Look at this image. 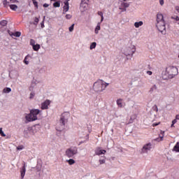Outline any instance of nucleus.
I'll return each instance as SVG.
<instances>
[{"label": "nucleus", "mask_w": 179, "mask_h": 179, "mask_svg": "<svg viewBox=\"0 0 179 179\" xmlns=\"http://www.w3.org/2000/svg\"><path fill=\"white\" fill-rule=\"evenodd\" d=\"M23 149H24V146L23 145H18L17 147V150H23Z\"/></svg>", "instance_id": "35"}, {"label": "nucleus", "mask_w": 179, "mask_h": 179, "mask_svg": "<svg viewBox=\"0 0 179 179\" xmlns=\"http://www.w3.org/2000/svg\"><path fill=\"white\" fill-rule=\"evenodd\" d=\"M106 152V150H101V148H98L95 150V155L100 156V155H105Z\"/></svg>", "instance_id": "13"}, {"label": "nucleus", "mask_w": 179, "mask_h": 179, "mask_svg": "<svg viewBox=\"0 0 179 179\" xmlns=\"http://www.w3.org/2000/svg\"><path fill=\"white\" fill-rule=\"evenodd\" d=\"M152 149H155V145L152 143H147L143 145L140 152L141 155H148Z\"/></svg>", "instance_id": "5"}, {"label": "nucleus", "mask_w": 179, "mask_h": 179, "mask_svg": "<svg viewBox=\"0 0 179 179\" xmlns=\"http://www.w3.org/2000/svg\"><path fill=\"white\" fill-rule=\"evenodd\" d=\"M69 115L70 114L69 112H64L62 114L60 120H59V123L61 124V127L59 129L57 127V131H62V129H64V127H65V124H66V122H68V118H69Z\"/></svg>", "instance_id": "4"}, {"label": "nucleus", "mask_w": 179, "mask_h": 179, "mask_svg": "<svg viewBox=\"0 0 179 179\" xmlns=\"http://www.w3.org/2000/svg\"><path fill=\"white\" fill-rule=\"evenodd\" d=\"M163 138H164V131H161L160 134L159 135V138H157V141H163Z\"/></svg>", "instance_id": "23"}, {"label": "nucleus", "mask_w": 179, "mask_h": 179, "mask_svg": "<svg viewBox=\"0 0 179 179\" xmlns=\"http://www.w3.org/2000/svg\"><path fill=\"white\" fill-rule=\"evenodd\" d=\"M136 51V48L135 45H131L127 48H126L124 50V54L126 55V57H133L134 54H135V52Z\"/></svg>", "instance_id": "8"}, {"label": "nucleus", "mask_w": 179, "mask_h": 179, "mask_svg": "<svg viewBox=\"0 0 179 179\" xmlns=\"http://www.w3.org/2000/svg\"><path fill=\"white\" fill-rule=\"evenodd\" d=\"M32 2L35 6V8H36V9H38V3L37 2V1L36 0H32Z\"/></svg>", "instance_id": "33"}, {"label": "nucleus", "mask_w": 179, "mask_h": 179, "mask_svg": "<svg viewBox=\"0 0 179 179\" xmlns=\"http://www.w3.org/2000/svg\"><path fill=\"white\" fill-rule=\"evenodd\" d=\"M12 92V89L10 87H6L3 90V93H10Z\"/></svg>", "instance_id": "24"}, {"label": "nucleus", "mask_w": 179, "mask_h": 179, "mask_svg": "<svg viewBox=\"0 0 179 179\" xmlns=\"http://www.w3.org/2000/svg\"><path fill=\"white\" fill-rule=\"evenodd\" d=\"M101 24V22H98L96 27H95L94 29V33L95 34H99V31H100L101 27H100Z\"/></svg>", "instance_id": "17"}, {"label": "nucleus", "mask_w": 179, "mask_h": 179, "mask_svg": "<svg viewBox=\"0 0 179 179\" xmlns=\"http://www.w3.org/2000/svg\"><path fill=\"white\" fill-rule=\"evenodd\" d=\"M53 6L55 8H59L61 6V3L59 1H56L53 3Z\"/></svg>", "instance_id": "32"}, {"label": "nucleus", "mask_w": 179, "mask_h": 179, "mask_svg": "<svg viewBox=\"0 0 179 179\" xmlns=\"http://www.w3.org/2000/svg\"><path fill=\"white\" fill-rule=\"evenodd\" d=\"M70 166H72L73 164H75V161L73 159H67L66 161Z\"/></svg>", "instance_id": "27"}, {"label": "nucleus", "mask_w": 179, "mask_h": 179, "mask_svg": "<svg viewBox=\"0 0 179 179\" xmlns=\"http://www.w3.org/2000/svg\"><path fill=\"white\" fill-rule=\"evenodd\" d=\"M10 9H11L12 10H16V9H17V6L15 4H10Z\"/></svg>", "instance_id": "29"}, {"label": "nucleus", "mask_w": 179, "mask_h": 179, "mask_svg": "<svg viewBox=\"0 0 179 179\" xmlns=\"http://www.w3.org/2000/svg\"><path fill=\"white\" fill-rule=\"evenodd\" d=\"M37 131H38V127H37V126H34L32 127H27L24 131V135L25 138H29L30 135H34V134H36Z\"/></svg>", "instance_id": "7"}, {"label": "nucleus", "mask_w": 179, "mask_h": 179, "mask_svg": "<svg viewBox=\"0 0 179 179\" xmlns=\"http://www.w3.org/2000/svg\"><path fill=\"white\" fill-rule=\"evenodd\" d=\"M159 71L162 72V78L164 80H167L168 79H173L178 75V69L176 66H169L166 69H160Z\"/></svg>", "instance_id": "1"}, {"label": "nucleus", "mask_w": 179, "mask_h": 179, "mask_svg": "<svg viewBox=\"0 0 179 179\" xmlns=\"http://www.w3.org/2000/svg\"><path fill=\"white\" fill-rule=\"evenodd\" d=\"M89 2V0H81V3H87Z\"/></svg>", "instance_id": "45"}, {"label": "nucleus", "mask_w": 179, "mask_h": 179, "mask_svg": "<svg viewBox=\"0 0 179 179\" xmlns=\"http://www.w3.org/2000/svg\"><path fill=\"white\" fill-rule=\"evenodd\" d=\"M16 0H10V2H12L13 3H15Z\"/></svg>", "instance_id": "55"}, {"label": "nucleus", "mask_w": 179, "mask_h": 179, "mask_svg": "<svg viewBox=\"0 0 179 179\" xmlns=\"http://www.w3.org/2000/svg\"><path fill=\"white\" fill-rule=\"evenodd\" d=\"M129 6V4L127 2H120V5L119 6V9H120V10H122V12L127 10V8H128Z\"/></svg>", "instance_id": "11"}, {"label": "nucleus", "mask_w": 179, "mask_h": 179, "mask_svg": "<svg viewBox=\"0 0 179 179\" xmlns=\"http://www.w3.org/2000/svg\"><path fill=\"white\" fill-rule=\"evenodd\" d=\"M0 135L3 137L6 136V134H5V133H3V131H2V128H0Z\"/></svg>", "instance_id": "38"}, {"label": "nucleus", "mask_w": 179, "mask_h": 179, "mask_svg": "<svg viewBox=\"0 0 179 179\" xmlns=\"http://www.w3.org/2000/svg\"><path fill=\"white\" fill-rule=\"evenodd\" d=\"M96 45H97V43L96 42L92 43L90 47V50H94Z\"/></svg>", "instance_id": "26"}, {"label": "nucleus", "mask_w": 179, "mask_h": 179, "mask_svg": "<svg viewBox=\"0 0 179 179\" xmlns=\"http://www.w3.org/2000/svg\"><path fill=\"white\" fill-rule=\"evenodd\" d=\"M65 155L67 157H72L75 156V155H78V148L71 147L68 148L65 152Z\"/></svg>", "instance_id": "9"}, {"label": "nucleus", "mask_w": 179, "mask_h": 179, "mask_svg": "<svg viewBox=\"0 0 179 179\" xmlns=\"http://www.w3.org/2000/svg\"><path fill=\"white\" fill-rule=\"evenodd\" d=\"M173 151L176 152V153H179V142L176 143L173 148Z\"/></svg>", "instance_id": "21"}, {"label": "nucleus", "mask_w": 179, "mask_h": 179, "mask_svg": "<svg viewBox=\"0 0 179 179\" xmlns=\"http://www.w3.org/2000/svg\"><path fill=\"white\" fill-rule=\"evenodd\" d=\"M36 169L37 171H41V166L36 165Z\"/></svg>", "instance_id": "42"}, {"label": "nucleus", "mask_w": 179, "mask_h": 179, "mask_svg": "<svg viewBox=\"0 0 179 179\" xmlns=\"http://www.w3.org/2000/svg\"><path fill=\"white\" fill-rule=\"evenodd\" d=\"M8 1H7L6 0H5V1H3V5H6H6H8Z\"/></svg>", "instance_id": "51"}, {"label": "nucleus", "mask_w": 179, "mask_h": 179, "mask_svg": "<svg viewBox=\"0 0 179 179\" xmlns=\"http://www.w3.org/2000/svg\"><path fill=\"white\" fill-rule=\"evenodd\" d=\"M10 36H11V37H13V36L14 37H20V36L22 35V33L19 32V31H16V32H10L9 33Z\"/></svg>", "instance_id": "19"}, {"label": "nucleus", "mask_w": 179, "mask_h": 179, "mask_svg": "<svg viewBox=\"0 0 179 179\" xmlns=\"http://www.w3.org/2000/svg\"><path fill=\"white\" fill-rule=\"evenodd\" d=\"M38 22H40V19L38 17H35L33 24L37 26V24H38Z\"/></svg>", "instance_id": "31"}, {"label": "nucleus", "mask_w": 179, "mask_h": 179, "mask_svg": "<svg viewBox=\"0 0 179 179\" xmlns=\"http://www.w3.org/2000/svg\"><path fill=\"white\" fill-rule=\"evenodd\" d=\"M65 17H66V19L67 20H71V19H72V15H71V14H66V15H65Z\"/></svg>", "instance_id": "34"}, {"label": "nucleus", "mask_w": 179, "mask_h": 179, "mask_svg": "<svg viewBox=\"0 0 179 179\" xmlns=\"http://www.w3.org/2000/svg\"><path fill=\"white\" fill-rule=\"evenodd\" d=\"M172 124H177V119L173 120L172 121Z\"/></svg>", "instance_id": "48"}, {"label": "nucleus", "mask_w": 179, "mask_h": 179, "mask_svg": "<svg viewBox=\"0 0 179 179\" xmlns=\"http://www.w3.org/2000/svg\"><path fill=\"white\" fill-rule=\"evenodd\" d=\"M20 176L21 178H24V176H26V163L24 162L22 167L20 169Z\"/></svg>", "instance_id": "12"}, {"label": "nucleus", "mask_w": 179, "mask_h": 179, "mask_svg": "<svg viewBox=\"0 0 179 179\" xmlns=\"http://www.w3.org/2000/svg\"><path fill=\"white\" fill-rule=\"evenodd\" d=\"M108 85L110 84L106 83L103 80H98L94 83L92 89L94 92H96V93H99L103 92V90H106V87H107Z\"/></svg>", "instance_id": "2"}, {"label": "nucleus", "mask_w": 179, "mask_h": 179, "mask_svg": "<svg viewBox=\"0 0 179 179\" xmlns=\"http://www.w3.org/2000/svg\"><path fill=\"white\" fill-rule=\"evenodd\" d=\"M174 125H175V124H173V123H172L171 125V128L174 127Z\"/></svg>", "instance_id": "54"}, {"label": "nucleus", "mask_w": 179, "mask_h": 179, "mask_svg": "<svg viewBox=\"0 0 179 179\" xmlns=\"http://www.w3.org/2000/svg\"><path fill=\"white\" fill-rule=\"evenodd\" d=\"M30 45H32V47L34 45H36V41H34V39H31L30 40Z\"/></svg>", "instance_id": "37"}, {"label": "nucleus", "mask_w": 179, "mask_h": 179, "mask_svg": "<svg viewBox=\"0 0 179 179\" xmlns=\"http://www.w3.org/2000/svg\"><path fill=\"white\" fill-rule=\"evenodd\" d=\"M89 8L88 3H80V9L82 12H85L87 10V8Z\"/></svg>", "instance_id": "14"}, {"label": "nucleus", "mask_w": 179, "mask_h": 179, "mask_svg": "<svg viewBox=\"0 0 179 179\" xmlns=\"http://www.w3.org/2000/svg\"><path fill=\"white\" fill-rule=\"evenodd\" d=\"M135 118H136V115H134L131 117L130 120H135Z\"/></svg>", "instance_id": "50"}, {"label": "nucleus", "mask_w": 179, "mask_h": 179, "mask_svg": "<svg viewBox=\"0 0 179 179\" xmlns=\"http://www.w3.org/2000/svg\"><path fill=\"white\" fill-rule=\"evenodd\" d=\"M45 19V16L43 17V22H41V27L42 29H44V20Z\"/></svg>", "instance_id": "40"}, {"label": "nucleus", "mask_w": 179, "mask_h": 179, "mask_svg": "<svg viewBox=\"0 0 179 179\" xmlns=\"http://www.w3.org/2000/svg\"><path fill=\"white\" fill-rule=\"evenodd\" d=\"M41 113V110L38 109H31L29 114H27L25 116V120L27 122H33V121H37L38 117L37 115Z\"/></svg>", "instance_id": "3"}, {"label": "nucleus", "mask_w": 179, "mask_h": 179, "mask_svg": "<svg viewBox=\"0 0 179 179\" xmlns=\"http://www.w3.org/2000/svg\"><path fill=\"white\" fill-rule=\"evenodd\" d=\"M146 73H147V75H149L150 76L153 73L152 71H148L146 72Z\"/></svg>", "instance_id": "46"}, {"label": "nucleus", "mask_w": 179, "mask_h": 179, "mask_svg": "<svg viewBox=\"0 0 179 179\" xmlns=\"http://www.w3.org/2000/svg\"><path fill=\"white\" fill-rule=\"evenodd\" d=\"M98 15H99V16L101 17V22H100L101 23L103 22V21L104 20V16L103 15V12L99 11Z\"/></svg>", "instance_id": "25"}, {"label": "nucleus", "mask_w": 179, "mask_h": 179, "mask_svg": "<svg viewBox=\"0 0 179 179\" xmlns=\"http://www.w3.org/2000/svg\"><path fill=\"white\" fill-rule=\"evenodd\" d=\"M50 5L48 3H44L43 4V8H48Z\"/></svg>", "instance_id": "47"}, {"label": "nucleus", "mask_w": 179, "mask_h": 179, "mask_svg": "<svg viewBox=\"0 0 179 179\" xmlns=\"http://www.w3.org/2000/svg\"><path fill=\"white\" fill-rule=\"evenodd\" d=\"M99 163H100V164H104V163H106V159H99Z\"/></svg>", "instance_id": "41"}, {"label": "nucleus", "mask_w": 179, "mask_h": 179, "mask_svg": "<svg viewBox=\"0 0 179 179\" xmlns=\"http://www.w3.org/2000/svg\"><path fill=\"white\" fill-rule=\"evenodd\" d=\"M51 104V101L47 99L41 103V110H48V106Z\"/></svg>", "instance_id": "10"}, {"label": "nucleus", "mask_w": 179, "mask_h": 179, "mask_svg": "<svg viewBox=\"0 0 179 179\" xmlns=\"http://www.w3.org/2000/svg\"><path fill=\"white\" fill-rule=\"evenodd\" d=\"M120 1H124V2H127V1H128V0H120Z\"/></svg>", "instance_id": "56"}, {"label": "nucleus", "mask_w": 179, "mask_h": 179, "mask_svg": "<svg viewBox=\"0 0 179 179\" xmlns=\"http://www.w3.org/2000/svg\"><path fill=\"white\" fill-rule=\"evenodd\" d=\"M122 101H123L122 99H118L116 101L117 107H120V108H122V107H124V103H122Z\"/></svg>", "instance_id": "16"}, {"label": "nucleus", "mask_w": 179, "mask_h": 179, "mask_svg": "<svg viewBox=\"0 0 179 179\" xmlns=\"http://www.w3.org/2000/svg\"><path fill=\"white\" fill-rule=\"evenodd\" d=\"M159 124H160V122H158V123H157V125H159Z\"/></svg>", "instance_id": "57"}, {"label": "nucleus", "mask_w": 179, "mask_h": 179, "mask_svg": "<svg viewBox=\"0 0 179 179\" xmlns=\"http://www.w3.org/2000/svg\"><path fill=\"white\" fill-rule=\"evenodd\" d=\"M176 120H179V115H176Z\"/></svg>", "instance_id": "52"}, {"label": "nucleus", "mask_w": 179, "mask_h": 179, "mask_svg": "<svg viewBox=\"0 0 179 179\" xmlns=\"http://www.w3.org/2000/svg\"><path fill=\"white\" fill-rule=\"evenodd\" d=\"M68 10H69V3L68 1H64L63 15H65L66 12H68Z\"/></svg>", "instance_id": "15"}, {"label": "nucleus", "mask_w": 179, "mask_h": 179, "mask_svg": "<svg viewBox=\"0 0 179 179\" xmlns=\"http://www.w3.org/2000/svg\"><path fill=\"white\" fill-rule=\"evenodd\" d=\"M24 62L25 65H29V61H27V57H24Z\"/></svg>", "instance_id": "43"}, {"label": "nucleus", "mask_w": 179, "mask_h": 179, "mask_svg": "<svg viewBox=\"0 0 179 179\" xmlns=\"http://www.w3.org/2000/svg\"><path fill=\"white\" fill-rule=\"evenodd\" d=\"M34 96H36V92H31L29 94L30 100H33V99H34Z\"/></svg>", "instance_id": "30"}, {"label": "nucleus", "mask_w": 179, "mask_h": 179, "mask_svg": "<svg viewBox=\"0 0 179 179\" xmlns=\"http://www.w3.org/2000/svg\"><path fill=\"white\" fill-rule=\"evenodd\" d=\"M152 127H157V123H154V124H152Z\"/></svg>", "instance_id": "53"}, {"label": "nucleus", "mask_w": 179, "mask_h": 179, "mask_svg": "<svg viewBox=\"0 0 179 179\" xmlns=\"http://www.w3.org/2000/svg\"><path fill=\"white\" fill-rule=\"evenodd\" d=\"M175 9H176V12H178L179 13V6H176Z\"/></svg>", "instance_id": "49"}, {"label": "nucleus", "mask_w": 179, "mask_h": 179, "mask_svg": "<svg viewBox=\"0 0 179 179\" xmlns=\"http://www.w3.org/2000/svg\"><path fill=\"white\" fill-rule=\"evenodd\" d=\"M171 19H173V20H176V22H179L178 16H173V17H171Z\"/></svg>", "instance_id": "39"}, {"label": "nucleus", "mask_w": 179, "mask_h": 179, "mask_svg": "<svg viewBox=\"0 0 179 179\" xmlns=\"http://www.w3.org/2000/svg\"><path fill=\"white\" fill-rule=\"evenodd\" d=\"M159 4L161 6H163V5H164V0H159Z\"/></svg>", "instance_id": "44"}, {"label": "nucleus", "mask_w": 179, "mask_h": 179, "mask_svg": "<svg viewBox=\"0 0 179 179\" xmlns=\"http://www.w3.org/2000/svg\"><path fill=\"white\" fill-rule=\"evenodd\" d=\"M51 1H55V0H51Z\"/></svg>", "instance_id": "58"}, {"label": "nucleus", "mask_w": 179, "mask_h": 179, "mask_svg": "<svg viewBox=\"0 0 179 179\" xmlns=\"http://www.w3.org/2000/svg\"><path fill=\"white\" fill-rule=\"evenodd\" d=\"M158 23L161 22L162 25L158 28L159 31L162 33V34H166V23H164V18L163 17V14H157Z\"/></svg>", "instance_id": "6"}, {"label": "nucleus", "mask_w": 179, "mask_h": 179, "mask_svg": "<svg viewBox=\"0 0 179 179\" xmlns=\"http://www.w3.org/2000/svg\"><path fill=\"white\" fill-rule=\"evenodd\" d=\"M6 24H8V21H6V20H2L1 22H0V30H1V29H2L3 27L4 29H6Z\"/></svg>", "instance_id": "18"}, {"label": "nucleus", "mask_w": 179, "mask_h": 179, "mask_svg": "<svg viewBox=\"0 0 179 179\" xmlns=\"http://www.w3.org/2000/svg\"><path fill=\"white\" fill-rule=\"evenodd\" d=\"M157 89V87L156 85H154L153 87H152L150 90V93H153V92H156V90Z\"/></svg>", "instance_id": "28"}, {"label": "nucleus", "mask_w": 179, "mask_h": 179, "mask_svg": "<svg viewBox=\"0 0 179 179\" xmlns=\"http://www.w3.org/2000/svg\"><path fill=\"white\" fill-rule=\"evenodd\" d=\"M141 26H143V21H139V22H136L134 23V27L136 29H139Z\"/></svg>", "instance_id": "20"}, {"label": "nucleus", "mask_w": 179, "mask_h": 179, "mask_svg": "<svg viewBox=\"0 0 179 179\" xmlns=\"http://www.w3.org/2000/svg\"><path fill=\"white\" fill-rule=\"evenodd\" d=\"M32 48L34 51H38L41 48V46H40V44H35L32 46Z\"/></svg>", "instance_id": "22"}, {"label": "nucleus", "mask_w": 179, "mask_h": 179, "mask_svg": "<svg viewBox=\"0 0 179 179\" xmlns=\"http://www.w3.org/2000/svg\"><path fill=\"white\" fill-rule=\"evenodd\" d=\"M75 27V24H73L69 28V31L72 32L73 31V28Z\"/></svg>", "instance_id": "36"}]
</instances>
